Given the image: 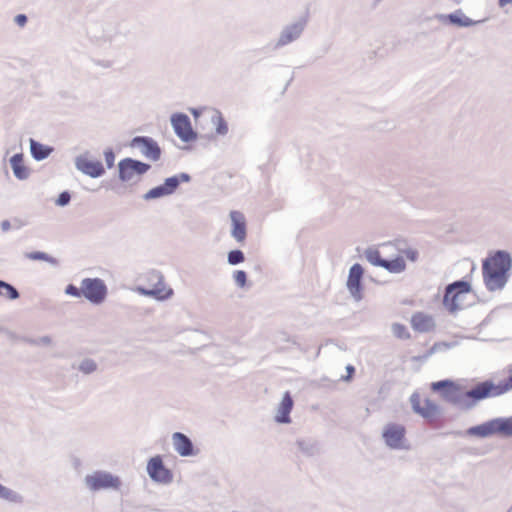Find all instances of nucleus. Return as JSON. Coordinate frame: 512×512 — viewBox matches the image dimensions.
Returning <instances> with one entry per match:
<instances>
[{
  "label": "nucleus",
  "instance_id": "f257e3e1",
  "mask_svg": "<svg viewBox=\"0 0 512 512\" xmlns=\"http://www.w3.org/2000/svg\"><path fill=\"white\" fill-rule=\"evenodd\" d=\"M512 260L509 253L496 251L483 262V280L489 291L502 289L507 283Z\"/></svg>",
  "mask_w": 512,
  "mask_h": 512
},
{
  "label": "nucleus",
  "instance_id": "f03ea898",
  "mask_svg": "<svg viewBox=\"0 0 512 512\" xmlns=\"http://www.w3.org/2000/svg\"><path fill=\"white\" fill-rule=\"evenodd\" d=\"M399 254L391 260L383 259L376 248H369L365 251L366 259L374 266H379L390 273H401L406 269L405 258L410 261H416L418 253L411 248L402 249L397 247Z\"/></svg>",
  "mask_w": 512,
  "mask_h": 512
},
{
  "label": "nucleus",
  "instance_id": "7ed1b4c3",
  "mask_svg": "<svg viewBox=\"0 0 512 512\" xmlns=\"http://www.w3.org/2000/svg\"><path fill=\"white\" fill-rule=\"evenodd\" d=\"M65 293L73 297H84L93 304H101L107 297L108 289L103 280L99 278H85L78 288L69 284Z\"/></svg>",
  "mask_w": 512,
  "mask_h": 512
},
{
  "label": "nucleus",
  "instance_id": "20e7f679",
  "mask_svg": "<svg viewBox=\"0 0 512 512\" xmlns=\"http://www.w3.org/2000/svg\"><path fill=\"white\" fill-rule=\"evenodd\" d=\"M512 389V375L505 381L494 384L492 381L478 383L469 390L465 396L472 399V403H477L483 399L500 396Z\"/></svg>",
  "mask_w": 512,
  "mask_h": 512
},
{
  "label": "nucleus",
  "instance_id": "39448f33",
  "mask_svg": "<svg viewBox=\"0 0 512 512\" xmlns=\"http://www.w3.org/2000/svg\"><path fill=\"white\" fill-rule=\"evenodd\" d=\"M471 292L470 284L466 281H456L447 286L443 304L450 312L466 307Z\"/></svg>",
  "mask_w": 512,
  "mask_h": 512
},
{
  "label": "nucleus",
  "instance_id": "423d86ee",
  "mask_svg": "<svg viewBox=\"0 0 512 512\" xmlns=\"http://www.w3.org/2000/svg\"><path fill=\"white\" fill-rule=\"evenodd\" d=\"M410 402L415 413L430 423L436 421L439 415V407L428 397H424L419 393H413L410 397Z\"/></svg>",
  "mask_w": 512,
  "mask_h": 512
},
{
  "label": "nucleus",
  "instance_id": "0eeeda50",
  "mask_svg": "<svg viewBox=\"0 0 512 512\" xmlns=\"http://www.w3.org/2000/svg\"><path fill=\"white\" fill-rule=\"evenodd\" d=\"M85 483L92 491L101 489H119L121 481L117 476L107 472L97 471L91 475H87Z\"/></svg>",
  "mask_w": 512,
  "mask_h": 512
},
{
  "label": "nucleus",
  "instance_id": "6e6552de",
  "mask_svg": "<svg viewBox=\"0 0 512 512\" xmlns=\"http://www.w3.org/2000/svg\"><path fill=\"white\" fill-rule=\"evenodd\" d=\"M432 389L434 391H444V395L446 398H448L450 401L453 402H462L466 406L470 407L475 405L476 403H472V399L467 398L465 394L468 392H461L460 387L449 380H443L434 382L431 385Z\"/></svg>",
  "mask_w": 512,
  "mask_h": 512
},
{
  "label": "nucleus",
  "instance_id": "1a4fd4ad",
  "mask_svg": "<svg viewBox=\"0 0 512 512\" xmlns=\"http://www.w3.org/2000/svg\"><path fill=\"white\" fill-rule=\"evenodd\" d=\"M119 177L122 181H133L146 173L150 166L130 158L119 162Z\"/></svg>",
  "mask_w": 512,
  "mask_h": 512
},
{
  "label": "nucleus",
  "instance_id": "9d476101",
  "mask_svg": "<svg viewBox=\"0 0 512 512\" xmlns=\"http://www.w3.org/2000/svg\"><path fill=\"white\" fill-rule=\"evenodd\" d=\"M149 279L154 284L150 288H139L138 290L144 294L154 297L158 300H165L172 296L173 290L165 285L162 277L157 273L149 275Z\"/></svg>",
  "mask_w": 512,
  "mask_h": 512
},
{
  "label": "nucleus",
  "instance_id": "9b49d317",
  "mask_svg": "<svg viewBox=\"0 0 512 512\" xmlns=\"http://www.w3.org/2000/svg\"><path fill=\"white\" fill-rule=\"evenodd\" d=\"M147 471L149 476L154 481L169 483L172 480V473L168 468L165 467L160 456H155L150 459L147 464Z\"/></svg>",
  "mask_w": 512,
  "mask_h": 512
},
{
  "label": "nucleus",
  "instance_id": "f8f14e48",
  "mask_svg": "<svg viewBox=\"0 0 512 512\" xmlns=\"http://www.w3.org/2000/svg\"><path fill=\"white\" fill-rule=\"evenodd\" d=\"M406 430L404 426L399 424H388L383 432V437L388 446L391 448H404Z\"/></svg>",
  "mask_w": 512,
  "mask_h": 512
},
{
  "label": "nucleus",
  "instance_id": "ddd939ff",
  "mask_svg": "<svg viewBox=\"0 0 512 512\" xmlns=\"http://www.w3.org/2000/svg\"><path fill=\"white\" fill-rule=\"evenodd\" d=\"M172 125L175 133L185 142L192 141L196 138L190 119L184 114H178L172 117Z\"/></svg>",
  "mask_w": 512,
  "mask_h": 512
},
{
  "label": "nucleus",
  "instance_id": "4468645a",
  "mask_svg": "<svg viewBox=\"0 0 512 512\" xmlns=\"http://www.w3.org/2000/svg\"><path fill=\"white\" fill-rule=\"evenodd\" d=\"M363 273L364 270L360 264H354L349 271L347 287L351 295L357 300H360L362 297L361 279L363 277Z\"/></svg>",
  "mask_w": 512,
  "mask_h": 512
},
{
  "label": "nucleus",
  "instance_id": "2eb2a0df",
  "mask_svg": "<svg viewBox=\"0 0 512 512\" xmlns=\"http://www.w3.org/2000/svg\"><path fill=\"white\" fill-rule=\"evenodd\" d=\"M133 146L141 149V152L147 158L157 161L160 158L161 150L157 143L150 138L136 137L132 142Z\"/></svg>",
  "mask_w": 512,
  "mask_h": 512
},
{
  "label": "nucleus",
  "instance_id": "dca6fc26",
  "mask_svg": "<svg viewBox=\"0 0 512 512\" xmlns=\"http://www.w3.org/2000/svg\"><path fill=\"white\" fill-rule=\"evenodd\" d=\"M77 168L91 177H99L104 173V167L100 161L79 157L76 161Z\"/></svg>",
  "mask_w": 512,
  "mask_h": 512
},
{
  "label": "nucleus",
  "instance_id": "f3484780",
  "mask_svg": "<svg viewBox=\"0 0 512 512\" xmlns=\"http://www.w3.org/2000/svg\"><path fill=\"white\" fill-rule=\"evenodd\" d=\"M230 217L232 221V236L237 242L243 243L246 239V219L239 211H232Z\"/></svg>",
  "mask_w": 512,
  "mask_h": 512
},
{
  "label": "nucleus",
  "instance_id": "a211bd4d",
  "mask_svg": "<svg viewBox=\"0 0 512 512\" xmlns=\"http://www.w3.org/2000/svg\"><path fill=\"white\" fill-rule=\"evenodd\" d=\"M293 399L289 392H286L283 395V398L278 406L277 414L275 416V420L278 423H290V412L293 408Z\"/></svg>",
  "mask_w": 512,
  "mask_h": 512
},
{
  "label": "nucleus",
  "instance_id": "6ab92c4d",
  "mask_svg": "<svg viewBox=\"0 0 512 512\" xmlns=\"http://www.w3.org/2000/svg\"><path fill=\"white\" fill-rule=\"evenodd\" d=\"M411 326L417 332H429L434 329L435 323L430 315L422 312L415 313L411 318Z\"/></svg>",
  "mask_w": 512,
  "mask_h": 512
},
{
  "label": "nucleus",
  "instance_id": "aec40b11",
  "mask_svg": "<svg viewBox=\"0 0 512 512\" xmlns=\"http://www.w3.org/2000/svg\"><path fill=\"white\" fill-rule=\"evenodd\" d=\"M172 440L175 450L181 456H190L193 454L192 442L186 435L176 432L173 434Z\"/></svg>",
  "mask_w": 512,
  "mask_h": 512
},
{
  "label": "nucleus",
  "instance_id": "412c9836",
  "mask_svg": "<svg viewBox=\"0 0 512 512\" xmlns=\"http://www.w3.org/2000/svg\"><path fill=\"white\" fill-rule=\"evenodd\" d=\"M468 434L477 437H488L494 434H498L496 418L480 425L471 427L468 430Z\"/></svg>",
  "mask_w": 512,
  "mask_h": 512
},
{
  "label": "nucleus",
  "instance_id": "4be33fe9",
  "mask_svg": "<svg viewBox=\"0 0 512 512\" xmlns=\"http://www.w3.org/2000/svg\"><path fill=\"white\" fill-rule=\"evenodd\" d=\"M11 166H12V170L14 172V175L18 178V179H26L29 175V170L28 168L25 166L24 164V159H23V155L22 154H15L11 160Z\"/></svg>",
  "mask_w": 512,
  "mask_h": 512
},
{
  "label": "nucleus",
  "instance_id": "5701e85b",
  "mask_svg": "<svg viewBox=\"0 0 512 512\" xmlns=\"http://www.w3.org/2000/svg\"><path fill=\"white\" fill-rule=\"evenodd\" d=\"M301 25H292L286 28L279 37L278 45L284 46L297 39L302 33Z\"/></svg>",
  "mask_w": 512,
  "mask_h": 512
},
{
  "label": "nucleus",
  "instance_id": "b1692460",
  "mask_svg": "<svg viewBox=\"0 0 512 512\" xmlns=\"http://www.w3.org/2000/svg\"><path fill=\"white\" fill-rule=\"evenodd\" d=\"M190 177L189 175L182 173L180 176H173L169 177L165 180L163 185L165 186L166 190L169 192V194H172L177 187L179 186L180 182H187L189 181Z\"/></svg>",
  "mask_w": 512,
  "mask_h": 512
},
{
  "label": "nucleus",
  "instance_id": "393cba45",
  "mask_svg": "<svg viewBox=\"0 0 512 512\" xmlns=\"http://www.w3.org/2000/svg\"><path fill=\"white\" fill-rule=\"evenodd\" d=\"M50 152H51V149H49L48 147H46L34 140H31V153L35 159L42 160V159L46 158Z\"/></svg>",
  "mask_w": 512,
  "mask_h": 512
},
{
  "label": "nucleus",
  "instance_id": "a878e982",
  "mask_svg": "<svg viewBox=\"0 0 512 512\" xmlns=\"http://www.w3.org/2000/svg\"><path fill=\"white\" fill-rule=\"evenodd\" d=\"M498 434L512 436V417L496 418Z\"/></svg>",
  "mask_w": 512,
  "mask_h": 512
},
{
  "label": "nucleus",
  "instance_id": "bb28decb",
  "mask_svg": "<svg viewBox=\"0 0 512 512\" xmlns=\"http://www.w3.org/2000/svg\"><path fill=\"white\" fill-rule=\"evenodd\" d=\"M0 296L13 300L19 297V293L13 286L0 280Z\"/></svg>",
  "mask_w": 512,
  "mask_h": 512
},
{
  "label": "nucleus",
  "instance_id": "cd10ccee",
  "mask_svg": "<svg viewBox=\"0 0 512 512\" xmlns=\"http://www.w3.org/2000/svg\"><path fill=\"white\" fill-rule=\"evenodd\" d=\"M448 19L451 23L459 25V26H471L476 22L469 19L468 17H459L458 14H450L448 15Z\"/></svg>",
  "mask_w": 512,
  "mask_h": 512
},
{
  "label": "nucleus",
  "instance_id": "c85d7f7f",
  "mask_svg": "<svg viewBox=\"0 0 512 512\" xmlns=\"http://www.w3.org/2000/svg\"><path fill=\"white\" fill-rule=\"evenodd\" d=\"M393 334L399 339H409L410 333L407 327L403 324L395 323L392 326Z\"/></svg>",
  "mask_w": 512,
  "mask_h": 512
},
{
  "label": "nucleus",
  "instance_id": "c756f323",
  "mask_svg": "<svg viewBox=\"0 0 512 512\" xmlns=\"http://www.w3.org/2000/svg\"><path fill=\"white\" fill-rule=\"evenodd\" d=\"M166 195H170L169 192L166 190L165 186L162 184L160 186H157L153 189H151L146 195V199H153V198H159Z\"/></svg>",
  "mask_w": 512,
  "mask_h": 512
},
{
  "label": "nucleus",
  "instance_id": "7c9ffc66",
  "mask_svg": "<svg viewBox=\"0 0 512 512\" xmlns=\"http://www.w3.org/2000/svg\"><path fill=\"white\" fill-rule=\"evenodd\" d=\"M244 261V254L240 250L230 251L228 254V262L231 265H236Z\"/></svg>",
  "mask_w": 512,
  "mask_h": 512
},
{
  "label": "nucleus",
  "instance_id": "2f4dec72",
  "mask_svg": "<svg viewBox=\"0 0 512 512\" xmlns=\"http://www.w3.org/2000/svg\"><path fill=\"white\" fill-rule=\"evenodd\" d=\"M214 123L216 125V130L219 134L227 133L228 127L221 115L215 117Z\"/></svg>",
  "mask_w": 512,
  "mask_h": 512
},
{
  "label": "nucleus",
  "instance_id": "473e14b6",
  "mask_svg": "<svg viewBox=\"0 0 512 512\" xmlns=\"http://www.w3.org/2000/svg\"><path fill=\"white\" fill-rule=\"evenodd\" d=\"M234 280L239 287H244L247 281V275L244 271L239 270L234 273Z\"/></svg>",
  "mask_w": 512,
  "mask_h": 512
},
{
  "label": "nucleus",
  "instance_id": "72a5a7b5",
  "mask_svg": "<svg viewBox=\"0 0 512 512\" xmlns=\"http://www.w3.org/2000/svg\"><path fill=\"white\" fill-rule=\"evenodd\" d=\"M28 258L32 260H44V261H50V258L47 254L43 252H32L28 254Z\"/></svg>",
  "mask_w": 512,
  "mask_h": 512
},
{
  "label": "nucleus",
  "instance_id": "f704fd0d",
  "mask_svg": "<svg viewBox=\"0 0 512 512\" xmlns=\"http://www.w3.org/2000/svg\"><path fill=\"white\" fill-rule=\"evenodd\" d=\"M70 201V195L68 192H63L57 199V204L60 206L66 205Z\"/></svg>",
  "mask_w": 512,
  "mask_h": 512
},
{
  "label": "nucleus",
  "instance_id": "c9c22d12",
  "mask_svg": "<svg viewBox=\"0 0 512 512\" xmlns=\"http://www.w3.org/2000/svg\"><path fill=\"white\" fill-rule=\"evenodd\" d=\"M105 160H106L107 166L109 168H111L113 166L114 160H115L114 153L111 150L105 152Z\"/></svg>",
  "mask_w": 512,
  "mask_h": 512
},
{
  "label": "nucleus",
  "instance_id": "e433bc0d",
  "mask_svg": "<svg viewBox=\"0 0 512 512\" xmlns=\"http://www.w3.org/2000/svg\"><path fill=\"white\" fill-rule=\"evenodd\" d=\"M346 371H347V375L343 376L342 379L344 381H350L355 373V368L352 365H347Z\"/></svg>",
  "mask_w": 512,
  "mask_h": 512
},
{
  "label": "nucleus",
  "instance_id": "4c0bfd02",
  "mask_svg": "<svg viewBox=\"0 0 512 512\" xmlns=\"http://www.w3.org/2000/svg\"><path fill=\"white\" fill-rule=\"evenodd\" d=\"M15 22L20 26L23 27L27 22V17L24 14H19L15 18Z\"/></svg>",
  "mask_w": 512,
  "mask_h": 512
},
{
  "label": "nucleus",
  "instance_id": "58836bf2",
  "mask_svg": "<svg viewBox=\"0 0 512 512\" xmlns=\"http://www.w3.org/2000/svg\"><path fill=\"white\" fill-rule=\"evenodd\" d=\"M82 369L87 373L91 372L95 369V364L94 363H85L82 365Z\"/></svg>",
  "mask_w": 512,
  "mask_h": 512
},
{
  "label": "nucleus",
  "instance_id": "ea45409f",
  "mask_svg": "<svg viewBox=\"0 0 512 512\" xmlns=\"http://www.w3.org/2000/svg\"><path fill=\"white\" fill-rule=\"evenodd\" d=\"M297 445H298L299 449H301L302 451L308 450V447H307L305 441H303V440L298 441Z\"/></svg>",
  "mask_w": 512,
  "mask_h": 512
},
{
  "label": "nucleus",
  "instance_id": "a19ab883",
  "mask_svg": "<svg viewBox=\"0 0 512 512\" xmlns=\"http://www.w3.org/2000/svg\"><path fill=\"white\" fill-rule=\"evenodd\" d=\"M511 3H512V0H499L500 7H505L506 5L511 4Z\"/></svg>",
  "mask_w": 512,
  "mask_h": 512
},
{
  "label": "nucleus",
  "instance_id": "79ce46f5",
  "mask_svg": "<svg viewBox=\"0 0 512 512\" xmlns=\"http://www.w3.org/2000/svg\"><path fill=\"white\" fill-rule=\"evenodd\" d=\"M6 492V489L5 487H3L1 484H0V495H4Z\"/></svg>",
  "mask_w": 512,
  "mask_h": 512
},
{
  "label": "nucleus",
  "instance_id": "37998d69",
  "mask_svg": "<svg viewBox=\"0 0 512 512\" xmlns=\"http://www.w3.org/2000/svg\"><path fill=\"white\" fill-rule=\"evenodd\" d=\"M456 2H460L461 0H455Z\"/></svg>",
  "mask_w": 512,
  "mask_h": 512
}]
</instances>
